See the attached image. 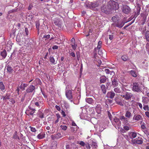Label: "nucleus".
<instances>
[{
    "label": "nucleus",
    "instance_id": "1",
    "mask_svg": "<svg viewBox=\"0 0 149 149\" xmlns=\"http://www.w3.org/2000/svg\"><path fill=\"white\" fill-rule=\"evenodd\" d=\"M118 3L114 1L110 0L106 4L102 6L101 8V11L104 13L109 14L113 10H116L119 8Z\"/></svg>",
    "mask_w": 149,
    "mask_h": 149
},
{
    "label": "nucleus",
    "instance_id": "2",
    "mask_svg": "<svg viewBox=\"0 0 149 149\" xmlns=\"http://www.w3.org/2000/svg\"><path fill=\"white\" fill-rule=\"evenodd\" d=\"M141 84L139 82H135L133 84L132 91L134 92H141Z\"/></svg>",
    "mask_w": 149,
    "mask_h": 149
},
{
    "label": "nucleus",
    "instance_id": "3",
    "mask_svg": "<svg viewBox=\"0 0 149 149\" xmlns=\"http://www.w3.org/2000/svg\"><path fill=\"white\" fill-rule=\"evenodd\" d=\"M123 12L125 14H128L131 11V10L130 8L127 5L123 6L122 8Z\"/></svg>",
    "mask_w": 149,
    "mask_h": 149
},
{
    "label": "nucleus",
    "instance_id": "4",
    "mask_svg": "<svg viewBox=\"0 0 149 149\" xmlns=\"http://www.w3.org/2000/svg\"><path fill=\"white\" fill-rule=\"evenodd\" d=\"M133 94L130 93L126 92L125 94L122 95L123 97L126 100H131V97L133 96Z\"/></svg>",
    "mask_w": 149,
    "mask_h": 149
},
{
    "label": "nucleus",
    "instance_id": "5",
    "mask_svg": "<svg viewBox=\"0 0 149 149\" xmlns=\"http://www.w3.org/2000/svg\"><path fill=\"white\" fill-rule=\"evenodd\" d=\"M35 88L34 86L32 84L30 85L29 87L25 91L26 93H32L33 91H35Z\"/></svg>",
    "mask_w": 149,
    "mask_h": 149
},
{
    "label": "nucleus",
    "instance_id": "6",
    "mask_svg": "<svg viewBox=\"0 0 149 149\" xmlns=\"http://www.w3.org/2000/svg\"><path fill=\"white\" fill-rule=\"evenodd\" d=\"M139 139H138L137 138L133 139L132 140V142L133 144L136 143L138 144H141L143 143V140L141 138H139Z\"/></svg>",
    "mask_w": 149,
    "mask_h": 149
},
{
    "label": "nucleus",
    "instance_id": "7",
    "mask_svg": "<svg viewBox=\"0 0 149 149\" xmlns=\"http://www.w3.org/2000/svg\"><path fill=\"white\" fill-rule=\"evenodd\" d=\"M125 23V22H124L123 20L121 21L120 22H117V23L115 24H112L111 25L113 26H116L119 28H122Z\"/></svg>",
    "mask_w": 149,
    "mask_h": 149
},
{
    "label": "nucleus",
    "instance_id": "8",
    "mask_svg": "<svg viewBox=\"0 0 149 149\" xmlns=\"http://www.w3.org/2000/svg\"><path fill=\"white\" fill-rule=\"evenodd\" d=\"M65 95L68 99H72V91L70 90H67L65 92Z\"/></svg>",
    "mask_w": 149,
    "mask_h": 149
},
{
    "label": "nucleus",
    "instance_id": "9",
    "mask_svg": "<svg viewBox=\"0 0 149 149\" xmlns=\"http://www.w3.org/2000/svg\"><path fill=\"white\" fill-rule=\"evenodd\" d=\"M112 85L113 87H117L118 85V79L116 78L113 77L111 78Z\"/></svg>",
    "mask_w": 149,
    "mask_h": 149
},
{
    "label": "nucleus",
    "instance_id": "10",
    "mask_svg": "<svg viewBox=\"0 0 149 149\" xmlns=\"http://www.w3.org/2000/svg\"><path fill=\"white\" fill-rule=\"evenodd\" d=\"M36 110L34 109L31 110H26L25 111L26 114L28 116H33Z\"/></svg>",
    "mask_w": 149,
    "mask_h": 149
},
{
    "label": "nucleus",
    "instance_id": "11",
    "mask_svg": "<svg viewBox=\"0 0 149 149\" xmlns=\"http://www.w3.org/2000/svg\"><path fill=\"white\" fill-rule=\"evenodd\" d=\"M133 119L135 120L138 121L142 120L143 118L139 114H136L134 116Z\"/></svg>",
    "mask_w": 149,
    "mask_h": 149
},
{
    "label": "nucleus",
    "instance_id": "12",
    "mask_svg": "<svg viewBox=\"0 0 149 149\" xmlns=\"http://www.w3.org/2000/svg\"><path fill=\"white\" fill-rule=\"evenodd\" d=\"M10 62H9L7 63V70L9 73H12L13 72V69L11 66V64L10 65Z\"/></svg>",
    "mask_w": 149,
    "mask_h": 149
},
{
    "label": "nucleus",
    "instance_id": "13",
    "mask_svg": "<svg viewBox=\"0 0 149 149\" xmlns=\"http://www.w3.org/2000/svg\"><path fill=\"white\" fill-rule=\"evenodd\" d=\"M28 86V84H26L21 83L19 88L21 90L23 91L25 90V88L27 87Z\"/></svg>",
    "mask_w": 149,
    "mask_h": 149
},
{
    "label": "nucleus",
    "instance_id": "14",
    "mask_svg": "<svg viewBox=\"0 0 149 149\" xmlns=\"http://www.w3.org/2000/svg\"><path fill=\"white\" fill-rule=\"evenodd\" d=\"M141 16L143 17V19L141 20L142 24V25H143L146 21V15L143 14H141Z\"/></svg>",
    "mask_w": 149,
    "mask_h": 149
},
{
    "label": "nucleus",
    "instance_id": "15",
    "mask_svg": "<svg viewBox=\"0 0 149 149\" xmlns=\"http://www.w3.org/2000/svg\"><path fill=\"white\" fill-rule=\"evenodd\" d=\"M145 39L146 40L149 42V31H146L145 34Z\"/></svg>",
    "mask_w": 149,
    "mask_h": 149
},
{
    "label": "nucleus",
    "instance_id": "16",
    "mask_svg": "<svg viewBox=\"0 0 149 149\" xmlns=\"http://www.w3.org/2000/svg\"><path fill=\"white\" fill-rule=\"evenodd\" d=\"M0 54L3 58H5L7 54L6 50H4L3 51L1 52Z\"/></svg>",
    "mask_w": 149,
    "mask_h": 149
},
{
    "label": "nucleus",
    "instance_id": "17",
    "mask_svg": "<svg viewBox=\"0 0 149 149\" xmlns=\"http://www.w3.org/2000/svg\"><path fill=\"white\" fill-rule=\"evenodd\" d=\"M140 9L141 8L139 6H138L137 8L136 12H135V14L134 16V17H135V18H136L138 15H139L140 14Z\"/></svg>",
    "mask_w": 149,
    "mask_h": 149
},
{
    "label": "nucleus",
    "instance_id": "18",
    "mask_svg": "<svg viewBox=\"0 0 149 149\" xmlns=\"http://www.w3.org/2000/svg\"><path fill=\"white\" fill-rule=\"evenodd\" d=\"M45 134L40 133L37 135V137L39 139H41L45 137Z\"/></svg>",
    "mask_w": 149,
    "mask_h": 149
},
{
    "label": "nucleus",
    "instance_id": "19",
    "mask_svg": "<svg viewBox=\"0 0 149 149\" xmlns=\"http://www.w3.org/2000/svg\"><path fill=\"white\" fill-rule=\"evenodd\" d=\"M91 5L92 7L93 8H95L97 7L99 5V2H95L94 3H91Z\"/></svg>",
    "mask_w": 149,
    "mask_h": 149
},
{
    "label": "nucleus",
    "instance_id": "20",
    "mask_svg": "<svg viewBox=\"0 0 149 149\" xmlns=\"http://www.w3.org/2000/svg\"><path fill=\"white\" fill-rule=\"evenodd\" d=\"M121 59L124 61H126L128 60L129 58L126 55H124L121 57Z\"/></svg>",
    "mask_w": 149,
    "mask_h": 149
},
{
    "label": "nucleus",
    "instance_id": "21",
    "mask_svg": "<svg viewBox=\"0 0 149 149\" xmlns=\"http://www.w3.org/2000/svg\"><path fill=\"white\" fill-rule=\"evenodd\" d=\"M5 86L2 82H0V89L1 91L5 90Z\"/></svg>",
    "mask_w": 149,
    "mask_h": 149
},
{
    "label": "nucleus",
    "instance_id": "22",
    "mask_svg": "<svg viewBox=\"0 0 149 149\" xmlns=\"http://www.w3.org/2000/svg\"><path fill=\"white\" fill-rule=\"evenodd\" d=\"M108 95L110 98H112L114 97L115 96V93L113 91L110 92L108 93Z\"/></svg>",
    "mask_w": 149,
    "mask_h": 149
},
{
    "label": "nucleus",
    "instance_id": "23",
    "mask_svg": "<svg viewBox=\"0 0 149 149\" xmlns=\"http://www.w3.org/2000/svg\"><path fill=\"white\" fill-rule=\"evenodd\" d=\"M102 44V42L101 41H99L98 42V45H97V47L95 48V49H94V50L95 51H96L97 49H100V48Z\"/></svg>",
    "mask_w": 149,
    "mask_h": 149
},
{
    "label": "nucleus",
    "instance_id": "24",
    "mask_svg": "<svg viewBox=\"0 0 149 149\" xmlns=\"http://www.w3.org/2000/svg\"><path fill=\"white\" fill-rule=\"evenodd\" d=\"M86 101L89 104H92L93 102V100L92 98H87L86 99Z\"/></svg>",
    "mask_w": 149,
    "mask_h": 149
},
{
    "label": "nucleus",
    "instance_id": "25",
    "mask_svg": "<svg viewBox=\"0 0 149 149\" xmlns=\"http://www.w3.org/2000/svg\"><path fill=\"white\" fill-rule=\"evenodd\" d=\"M106 78L105 77H101L100 78V83H104L106 81Z\"/></svg>",
    "mask_w": 149,
    "mask_h": 149
},
{
    "label": "nucleus",
    "instance_id": "26",
    "mask_svg": "<svg viewBox=\"0 0 149 149\" xmlns=\"http://www.w3.org/2000/svg\"><path fill=\"white\" fill-rule=\"evenodd\" d=\"M101 88L103 93L104 94L105 93H106V91L105 86L104 85L102 84L101 85Z\"/></svg>",
    "mask_w": 149,
    "mask_h": 149
},
{
    "label": "nucleus",
    "instance_id": "27",
    "mask_svg": "<svg viewBox=\"0 0 149 149\" xmlns=\"http://www.w3.org/2000/svg\"><path fill=\"white\" fill-rule=\"evenodd\" d=\"M130 73L134 77H136L137 76L136 71L134 70H131L130 72Z\"/></svg>",
    "mask_w": 149,
    "mask_h": 149
},
{
    "label": "nucleus",
    "instance_id": "28",
    "mask_svg": "<svg viewBox=\"0 0 149 149\" xmlns=\"http://www.w3.org/2000/svg\"><path fill=\"white\" fill-rule=\"evenodd\" d=\"M92 147L95 149H96L97 147V146L96 143L93 141L91 144Z\"/></svg>",
    "mask_w": 149,
    "mask_h": 149
},
{
    "label": "nucleus",
    "instance_id": "29",
    "mask_svg": "<svg viewBox=\"0 0 149 149\" xmlns=\"http://www.w3.org/2000/svg\"><path fill=\"white\" fill-rule=\"evenodd\" d=\"M130 134L131 135V137L132 138H135L137 136L136 133L134 132H131L130 133Z\"/></svg>",
    "mask_w": 149,
    "mask_h": 149
},
{
    "label": "nucleus",
    "instance_id": "30",
    "mask_svg": "<svg viewBox=\"0 0 149 149\" xmlns=\"http://www.w3.org/2000/svg\"><path fill=\"white\" fill-rule=\"evenodd\" d=\"M49 60L50 62L53 64H56L55 63V61L53 56H51L49 57Z\"/></svg>",
    "mask_w": 149,
    "mask_h": 149
},
{
    "label": "nucleus",
    "instance_id": "31",
    "mask_svg": "<svg viewBox=\"0 0 149 149\" xmlns=\"http://www.w3.org/2000/svg\"><path fill=\"white\" fill-rule=\"evenodd\" d=\"M125 116L126 117L130 118L131 116V113L130 111H127L126 112Z\"/></svg>",
    "mask_w": 149,
    "mask_h": 149
},
{
    "label": "nucleus",
    "instance_id": "32",
    "mask_svg": "<svg viewBox=\"0 0 149 149\" xmlns=\"http://www.w3.org/2000/svg\"><path fill=\"white\" fill-rule=\"evenodd\" d=\"M13 138L16 139H19V138L17 135V132L16 131L15 132L13 135Z\"/></svg>",
    "mask_w": 149,
    "mask_h": 149
},
{
    "label": "nucleus",
    "instance_id": "33",
    "mask_svg": "<svg viewBox=\"0 0 149 149\" xmlns=\"http://www.w3.org/2000/svg\"><path fill=\"white\" fill-rule=\"evenodd\" d=\"M104 71L107 74H112V73L113 72V71H110L108 69H105L104 70Z\"/></svg>",
    "mask_w": 149,
    "mask_h": 149
},
{
    "label": "nucleus",
    "instance_id": "34",
    "mask_svg": "<svg viewBox=\"0 0 149 149\" xmlns=\"http://www.w3.org/2000/svg\"><path fill=\"white\" fill-rule=\"evenodd\" d=\"M114 91L116 93H119L121 92L120 88L118 87H116L114 88Z\"/></svg>",
    "mask_w": 149,
    "mask_h": 149
},
{
    "label": "nucleus",
    "instance_id": "35",
    "mask_svg": "<svg viewBox=\"0 0 149 149\" xmlns=\"http://www.w3.org/2000/svg\"><path fill=\"white\" fill-rule=\"evenodd\" d=\"M55 24L58 27L61 28V24L59 21H56L54 22Z\"/></svg>",
    "mask_w": 149,
    "mask_h": 149
},
{
    "label": "nucleus",
    "instance_id": "36",
    "mask_svg": "<svg viewBox=\"0 0 149 149\" xmlns=\"http://www.w3.org/2000/svg\"><path fill=\"white\" fill-rule=\"evenodd\" d=\"M51 138L52 140H54L58 139L56 134H54L51 135Z\"/></svg>",
    "mask_w": 149,
    "mask_h": 149
},
{
    "label": "nucleus",
    "instance_id": "37",
    "mask_svg": "<svg viewBox=\"0 0 149 149\" xmlns=\"http://www.w3.org/2000/svg\"><path fill=\"white\" fill-rule=\"evenodd\" d=\"M60 127L64 131L66 130L67 128V126L65 125H61Z\"/></svg>",
    "mask_w": 149,
    "mask_h": 149
},
{
    "label": "nucleus",
    "instance_id": "38",
    "mask_svg": "<svg viewBox=\"0 0 149 149\" xmlns=\"http://www.w3.org/2000/svg\"><path fill=\"white\" fill-rule=\"evenodd\" d=\"M143 109L145 111H148L149 110V107L148 105H144Z\"/></svg>",
    "mask_w": 149,
    "mask_h": 149
},
{
    "label": "nucleus",
    "instance_id": "39",
    "mask_svg": "<svg viewBox=\"0 0 149 149\" xmlns=\"http://www.w3.org/2000/svg\"><path fill=\"white\" fill-rule=\"evenodd\" d=\"M29 128H30L31 131L32 132H35L36 131V129L34 127H32L31 126H30L29 127Z\"/></svg>",
    "mask_w": 149,
    "mask_h": 149
},
{
    "label": "nucleus",
    "instance_id": "40",
    "mask_svg": "<svg viewBox=\"0 0 149 149\" xmlns=\"http://www.w3.org/2000/svg\"><path fill=\"white\" fill-rule=\"evenodd\" d=\"M85 146H86V147L87 149H91V146L89 143L88 142H86Z\"/></svg>",
    "mask_w": 149,
    "mask_h": 149
},
{
    "label": "nucleus",
    "instance_id": "41",
    "mask_svg": "<svg viewBox=\"0 0 149 149\" xmlns=\"http://www.w3.org/2000/svg\"><path fill=\"white\" fill-rule=\"evenodd\" d=\"M111 20L113 22H116V21H118V20L117 19V17H116L114 16L111 19Z\"/></svg>",
    "mask_w": 149,
    "mask_h": 149
},
{
    "label": "nucleus",
    "instance_id": "42",
    "mask_svg": "<svg viewBox=\"0 0 149 149\" xmlns=\"http://www.w3.org/2000/svg\"><path fill=\"white\" fill-rule=\"evenodd\" d=\"M141 128L142 131L147 129L146 125L144 124H142L141 125Z\"/></svg>",
    "mask_w": 149,
    "mask_h": 149
},
{
    "label": "nucleus",
    "instance_id": "43",
    "mask_svg": "<svg viewBox=\"0 0 149 149\" xmlns=\"http://www.w3.org/2000/svg\"><path fill=\"white\" fill-rule=\"evenodd\" d=\"M2 98L3 100H9L10 99L9 96H2Z\"/></svg>",
    "mask_w": 149,
    "mask_h": 149
},
{
    "label": "nucleus",
    "instance_id": "44",
    "mask_svg": "<svg viewBox=\"0 0 149 149\" xmlns=\"http://www.w3.org/2000/svg\"><path fill=\"white\" fill-rule=\"evenodd\" d=\"M79 144L81 146H84L86 145V143H85L84 141H80V142L79 143Z\"/></svg>",
    "mask_w": 149,
    "mask_h": 149
},
{
    "label": "nucleus",
    "instance_id": "45",
    "mask_svg": "<svg viewBox=\"0 0 149 149\" xmlns=\"http://www.w3.org/2000/svg\"><path fill=\"white\" fill-rule=\"evenodd\" d=\"M40 24L39 22L36 23V27L38 31L39 30Z\"/></svg>",
    "mask_w": 149,
    "mask_h": 149
},
{
    "label": "nucleus",
    "instance_id": "46",
    "mask_svg": "<svg viewBox=\"0 0 149 149\" xmlns=\"http://www.w3.org/2000/svg\"><path fill=\"white\" fill-rule=\"evenodd\" d=\"M98 54L100 55V56H101L103 54V52H102V51L100 49H98Z\"/></svg>",
    "mask_w": 149,
    "mask_h": 149
},
{
    "label": "nucleus",
    "instance_id": "47",
    "mask_svg": "<svg viewBox=\"0 0 149 149\" xmlns=\"http://www.w3.org/2000/svg\"><path fill=\"white\" fill-rule=\"evenodd\" d=\"M56 134L58 139L62 137L60 133H58Z\"/></svg>",
    "mask_w": 149,
    "mask_h": 149
},
{
    "label": "nucleus",
    "instance_id": "48",
    "mask_svg": "<svg viewBox=\"0 0 149 149\" xmlns=\"http://www.w3.org/2000/svg\"><path fill=\"white\" fill-rule=\"evenodd\" d=\"M16 11V10L15 9H13L11 10H10L8 12V14L9 15L10 13H14Z\"/></svg>",
    "mask_w": 149,
    "mask_h": 149
},
{
    "label": "nucleus",
    "instance_id": "49",
    "mask_svg": "<svg viewBox=\"0 0 149 149\" xmlns=\"http://www.w3.org/2000/svg\"><path fill=\"white\" fill-rule=\"evenodd\" d=\"M74 44V45H71L73 49L74 50H75L77 48V45L75 44Z\"/></svg>",
    "mask_w": 149,
    "mask_h": 149
},
{
    "label": "nucleus",
    "instance_id": "50",
    "mask_svg": "<svg viewBox=\"0 0 149 149\" xmlns=\"http://www.w3.org/2000/svg\"><path fill=\"white\" fill-rule=\"evenodd\" d=\"M39 116L40 118H43L44 117V115L41 112L39 113Z\"/></svg>",
    "mask_w": 149,
    "mask_h": 149
},
{
    "label": "nucleus",
    "instance_id": "51",
    "mask_svg": "<svg viewBox=\"0 0 149 149\" xmlns=\"http://www.w3.org/2000/svg\"><path fill=\"white\" fill-rule=\"evenodd\" d=\"M61 114L64 117H65L66 116V114H65V112L63 110H61Z\"/></svg>",
    "mask_w": 149,
    "mask_h": 149
},
{
    "label": "nucleus",
    "instance_id": "52",
    "mask_svg": "<svg viewBox=\"0 0 149 149\" xmlns=\"http://www.w3.org/2000/svg\"><path fill=\"white\" fill-rule=\"evenodd\" d=\"M120 119L122 121H123V120H125L126 119V118L124 116H123L120 117Z\"/></svg>",
    "mask_w": 149,
    "mask_h": 149
},
{
    "label": "nucleus",
    "instance_id": "53",
    "mask_svg": "<svg viewBox=\"0 0 149 149\" xmlns=\"http://www.w3.org/2000/svg\"><path fill=\"white\" fill-rule=\"evenodd\" d=\"M50 38V35H48L46 36H43L44 38H46V39H45V40L49 38Z\"/></svg>",
    "mask_w": 149,
    "mask_h": 149
},
{
    "label": "nucleus",
    "instance_id": "54",
    "mask_svg": "<svg viewBox=\"0 0 149 149\" xmlns=\"http://www.w3.org/2000/svg\"><path fill=\"white\" fill-rule=\"evenodd\" d=\"M25 32L26 33V36L29 35V31L28 29L27 28H25Z\"/></svg>",
    "mask_w": 149,
    "mask_h": 149
},
{
    "label": "nucleus",
    "instance_id": "55",
    "mask_svg": "<svg viewBox=\"0 0 149 149\" xmlns=\"http://www.w3.org/2000/svg\"><path fill=\"white\" fill-rule=\"evenodd\" d=\"M143 131L144 133L146 134V135L148 136L149 135V134L148 132V131L147 130V129Z\"/></svg>",
    "mask_w": 149,
    "mask_h": 149
},
{
    "label": "nucleus",
    "instance_id": "56",
    "mask_svg": "<svg viewBox=\"0 0 149 149\" xmlns=\"http://www.w3.org/2000/svg\"><path fill=\"white\" fill-rule=\"evenodd\" d=\"M55 107L58 111H60L61 110V108L58 106L56 105Z\"/></svg>",
    "mask_w": 149,
    "mask_h": 149
},
{
    "label": "nucleus",
    "instance_id": "57",
    "mask_svg": "<svg viewBox=\"0 0 149 149\" xmlns=\"http://www.w3.org/2000/svg\"><path fill=\"white\" fill-rule=\"evenodd\" d=\"M123 127L124 129L126 131H128L130 130L129 127L128 126H124Z\"/></svg>",
    "mask_w": 149,
    "mask_h": 149
},
{
    "label": "nucleus",
    "instance_id": "58",
    "mask_svg": "<svg viewBox=\"0 0 149 149\" xmlns=\"http://www.w3.org/2000/svg\"><path fill=\"white\" fill-rule=\"evenodd\" d=\"M137 104L139 106V107L141 109H142V105L141 103H140L139 102V103H138Z\"/></svg>",
    "mask_w": 149,
    "mask_h": 149
},
{
    "label": "nucleus",
    "instance_id": "59",
    "mask_svg": "<svg viewBox=\"0 0 149 149\" xmlns=\"http://www.w3.org/2000/svg\"><path fill=\"white\" fill-rule=\"evenodd\" d=\"M53 49H58V46L57 45H54V46L52 47Z\"/></svg>",
    "mask_w": 149,
    "mask_h": 149
},
{
    "label": "nucleus",
    "instance_id": "60",
    "mask_svg": "<svg viewBox=\"0 0 149 149\" xmlns=\"http://www.w3.org/2000/svg\"><path fill=\"white\" fill-rule=\"evenodd\" d=\"M70 55L72 56L73 57H75V54L74 53L72 52L70 53Z\"/></svg>",
    "mask_w": 149,
    "mask_h": 149
},
{
    "label": "nucleus",
    "instance_id": "61",
    "mask_svg": "<svg viewBox=\"0 0 149 149\" xmlns=\"http://www.w3.org/2000/svg\"><path fill=\"white\" fill-rule=\"evenodd\" d=\"M123 122L124 124L127 125L128 123V120L127 118H126V119L125 120H123Z\"/></svg>",
    "mask_w": 149,
    "mask_h": 149
},
{
    "label": "nucleus",
    "instance_id": "62",
    "mask_svg": "<svg viewBox=\"0 0 149 149\" xmlns=\"http://www.w3.org/2000/svg\"><path fill=\"white\" fill-rule=\"evenodd\" d=\"M35 104L36 106L37 107H39L40 106L39 104V102H35Z\"/></svg>",
    "mask_w": 149,
    "mask_h": 149
},
{
    "label": "nucleus",
    "instance_id": "63",
    "mask_svg": "<svg viewBox=\"0 0 149 149\" xmlns=\"http://www.w3.org/2000/svg\"><path fill=\"white\" fill-rule=\"evenodd\" d=\"M56 116L57 119H59L61 118L60 115L59 113H57Z\"/></svg>",
    "mask_w": 149,
    "mask_h": 149
},
{
    "label": "nucleus",
    "instance_id": "64",
    "mask_svg": "<svg viewBox=\"0 0 149 149\" xmlns=\"http://www.w3.org/2000/svg\"><path fill=\"white\" fill-rule=\"evenodd\" d=\"M145 114L147 117L149 118V112H145Z\"/></svg>",
    "mask_w": 149,
    "mask_h": 149
}]
</instances>
